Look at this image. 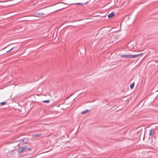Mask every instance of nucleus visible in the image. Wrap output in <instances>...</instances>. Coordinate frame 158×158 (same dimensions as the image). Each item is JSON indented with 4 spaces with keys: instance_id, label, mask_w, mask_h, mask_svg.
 I'll list each match as a JSON object with an SVG mask.
<instances>
[{
    "instance_id": "1",
    "label": "nucleus",
    "mask_w": 158,
    "mask_h": 158,
    "mask_svg": "<svg viewBox=\"0 0 158 158\" xmlns=\"http://www.w3.org/2000/svg\"><path fill=\"white\" fill-rule=\"evenodd\" d=\"M66 4H67L62 2L58 3L53 5V9L55 11H59L66 8L67 7L65 6V5Z\"/></svg>"
},
{
    "instance_id": "2",
    "label": "nucleus",
    "mask_w": 158,
    "mask_h": 158,
    "mask_svg": "<svg viewBox=\"0 0 158 158\" xmlns=\"http://www.w3.org/2000/svg\"><path fill=\"white\" fill-rule=\"evenodd\" d=\"M143 54V53L138 54H135V55H121V56L122 57H124L127 58H136L138 57H139L141 55H142Z\"/></svg>"
},
{
    "instance_id": "3",
    "label": "nucleus",
    "mask_w": 158,
    "mask_h": 158,
    "mask_svg": "<svg viewBox=\"0 0 158 158\" xmlns=\"http://www.w3.org/2000/svg\"><path fill=\"white\" fill-rule=\"evenodd\" d=\"M31 148H28L27 146H23L19 148L18 150V152H21L24 151H27L28 150H30Z\"/></svg>"
},
{
    "instance_id": "4",
    "label": "nucleus",
    "mask_w": 158,
    "mask_h": 158,
    "mask_svg": "<svg viewBox=\"0 0 158 158\" xmlns=\"http://www.w3.org/2000/svg\"><path fill=\"white\" fill-rule=\"evenodd\" d=\"M144 128L142 127H139L137 130V132L136 134H143L144 133Z\"/></svg>"
},
{
    "instance_id": "5",
    "label": "nucleus",
    "mask_w": 158,
    "mask_h": 158,
    "mask_svg": "<svg viewBox=\"0 0 158 158\" xmlns=\"http://www.w3.org/2000/svg\"><path fill=\"white\" fill-rule=\"evenodd\" d=\"M115 15L114 12H112L110 14H109L108 15V18H110L114 17Z\"/></svg>"
},
{
    "instance_id": "6",
    "label": "nucleus",
    "mask_w": 158,
    "mask_h": 158,
    "mask_svg": "<svg viewBox=\"0 0 158 158\" xmlns=\"http://www.w3.org/2000/svg\"><path fill=\"white\" fill-rule=\"evenodd\" d=\"M21 140H22V139L19 140L16 142V143H17L16 145H17L18 146L21 143H22V144H23V141H21Z\"/></svg>"
},
{
    "instance_id": "7",
    "label": "nucleus",
    "mask_w": 158,
    "mask_h": 158,
    "mask_svg": "<svg viewBox=\"0 0 158 158\" xmlns=\"http://www.w3.org/2000/svg\"><path fill=\"white\" fill-rule=\"evenodd\" d=\"M21 141H23L24 143H23V144L27 143L28 142V140L27 139H22V140Z\"/></svg>"
},
{
    "instance_id": "8",
    "label": "nucleus",
    "mask_w": 158,
    "mask_h": 158,
    "mask_svg": "<svg viewBox=\"0 0 158 158\" xmlns=\"http://www.w3.org/2000/svg\"><path fill=\"white\" fill-rule=\"evenodd\" d=\"M153 134V129H151L149 130V136H152Z\"/></svg>"
},
{
    "instance_id": "9",
    "label": "nucleus",
    "mask_w": 158,
    "mask_h": 158,
    "mask_svg": "<svg viewBox=\"0 0 158 158\" xmlns=\"http://www.w3.org/2000/svg\"><path fill=\"white\" fill-rule=\"evenodd\" d=\"M89 111V110H86L84 111H83L81 112V114H85L86 113H88Z\"/></svg>"
},
{
    "instance_id": "10",
    "label": "nucleus",
    "mask_w": 158,
    "mask_h": 158,
    "mask_svg": "<svg viewBox=\"0 0 158 158\" xmlns=\"http://www.w3.org/2000/svg\"><path fill=\"white\" fill-rule=\"evenodd\" d=\"M134 85H135V83L134 82L133 83H132L130 85V86L131 89H133V87L134 86Z\"/></svg>"
},
{
    "instance_id": "11",
    "label": "nucleus",
    "mask_w": 158,
    "mask_h": 158,
    "mask_svg": "<svg viewBox=\"0 0 158 158\" xmlns=\"http://www.w3.org/2000/svg\"><path fill=\"white\" fill-rule=\"evenodd\" d=\"M41 135L40 134H35V135H32V137H37V136H40V135Z\"/></svg>"
},
{
    "instance_id": "12",
    "label": "nucleus",
    "mask_w": 158,
    "mask_h": 158,
    "mask_svg": "<svg viewBox=\"0 0 158 158\" xmlns=\"http://www.w3.org/2000/svg\"><path fill=\"white\" fill-rule=\"evenodd\" d=\"M75 4L77 5H80V6H83L84 5L83 3H76Z\"/></svg>"
},
{
    "instance_id": "13",
    "label": "nucleus",
    "mask_w": 158,
    "mask_h": 158,
    "mask_svg": "<svg viewBox=\"0 0 158 158\" xmlns=\"http://www.w3.org/2000/svg\"><path fill=\"white\" fill-rule=\"evenodd\" d=\"M43 102L44 103H48L50 102V100H44L43 101Z\"/></svg>"
},
{
    "instance_id": "14",
    "label": "nucleus",
    "mask_w": 158,
    "mask_h": 158,
    "mask_svg": "<svg viewBox=\"0 0 158 158\" xmlns=\"http://www.w3.org/2000/svg\"><path fill=\"white\" fill-rule=\"evenodd\" d=\"M44 14V13H38L37 15H43Z\"/></svg>"
},
{
    "instance_id": "15",
    "label": "nucleus",
    "mask_w": 158,
    "mask_h": 158,
    "mask_svg": "<svg viewBox=\"0 0 158 158\" xmlns=\"http://www.w3.org/2000/svg\"><path fill=\"white\" fill-rule=\"evenodd\" d=\"M6 104V103L4 102H2L0 104L1 105H4Z\"/></svg>"
},
{
    "instance_id": "16",
    "label": "nucleus",
    "mask_w": 158,
    "mask_h": 158,
    "mask_svg": "<svg viewBox=\"0 0 158 158\" xmlns=\"http://www.w3.org/2000/svg\"><path fill=\"white\" fill-rule=\"evenodd\" d=\"M14 48L13 47L12 48H11L10 50H9L7 52H10V50H11L13 48Z\"/></svg>"
},
{
    "instance_id": "17",
    "label": "nucleus",
    "mask_w": 158,
    "mask_h": 158,
    "mask_svg": "<svg viewBox=\"0 0 158 158\" xmlns=\"http://www.w3.org/2000/svg\"><path fill=\"white\" fill-rule=\"evenodd\" d=\"M73 4H71V5H73Z\"/></svg>"
}]
</instances>
